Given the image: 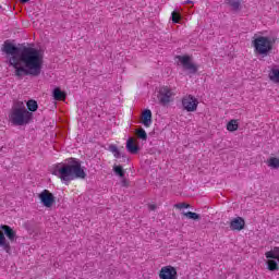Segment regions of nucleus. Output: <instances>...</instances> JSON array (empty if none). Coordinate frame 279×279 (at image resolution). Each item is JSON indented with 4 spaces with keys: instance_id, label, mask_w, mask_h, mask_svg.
Returning <instances> with one entry per match:
<instances>
[{
    "instance_id": "f257e3e1",
    "label": "nucleus",
    "mask_w": 279,
    "mask_h": 279,
    "mask_svg": "<svg viewBox=\"0 0 279 279\" xmlns=\"http://www.w3.org/2000/svg\"><path fill=\"white\" fill-rule=\"evenodd\" d=\"M1 51L5 54L7 64L14 69L15 77L24 75L38 77L43 72L44 57L40 50L29 46L19 48L10 40H5Z\"/></svg>"
},
{
    "instance_id": "f03ea898",
    "label": "nucleus",
    "mask_w": 279,
    "mask_h": 279,
    "mask_svg": "<svg viewBox=\"0 0 279 279\" xmlns=\"http://www.w3.org/2000/svg\"><path fill=\"white\" fill-rule=\"evenodd\" d=\"M53 175L60 178L61 182L69 186L72 180H84L86 178V172L82 169V163L75 158H71L68 163L57 167L53 170Z\"/></svg>"
},
{
    "instance_id": "7ed1b4c3",
    "label": "nucleus",
    "mask_w": 279,
    "mask_h": 279,
    "mask_svg": "<svg viewBox=\"0 0 279 279\" xmlns=\"http://www.w3.org/2000/svg\"><path fill=\"white\" fill-rule=\"evenodd\" d=\"M32 119H34V113L27 110L23 101H16L13 105L11 112L9 114V120L12 123V125H28Z\"/></svg>"
},
{
    "instance_id": "20e7f679",
    "label": "nucleus",
    "mask_w": 279,
    "mask_h": 279,
    "mask_svg": "<svg viewBox=\"0 0 279 279\" xmlns=\"http://www.w3.org/2000/svg\"><path fill=\"white\" fill-rule=\"evenodd\" d=\"M274 43L271 37L259 36L253 40V46L259 56H267L274 49Z\"/></svg>"
},
{
    "instance_id": "39448f33",
    "label": "nucleus",
    "mask_w": 279,
    "mask_h": 279,
    "mask_svg": "<svg viewBox=\"0 0 279 279\" xmlns=\"http://www.w3.org/2000/svg\"><path fill=\"white\" fill-rule=\"evenodd\" d=\"M182 106L186 112H195V110H197V106H199V101L195 96L187 95L182 98Z\"/></svg>"
},
{
    "instance_id": "423d86ee",
    "label": "nucleus",
    "mask_w": 279,
    "mask_h": 279,
    "mask_svg": "<svg viewBox=\"0 0 279 279\" xmlns=\"http://www.w3.org/2000/svg\"><path fill=\"white\" fill-rule=\"evenodd\" d=\"M171 97H173V92L169 87H161L158 94V100L161 106H167L171 102Z\"/></svg>"
},
{
    "instance_id": "0eeeda50",
    "label": "nucleus",
    "mask_w": 279,
    "mask_h": 279,
    "mask_svg": "<svg viewBox=\"0 0 279 279\" xmlns=\"http://www.w3.org/2000/svg\"><path fill=\"white\" fill-rule=\"evenodd\" d=\"M41 204L46 207V208H51V206H53V204H56V196H53L51 194V192H49L48 190H44L39 195H38Z\"/></svg>"
},
{
    "instance_id": "6e6552de",
    "label": "nucleus",
    "mask_w": 279,
    "mask_h": 279,
    "mask_svg": "<svg viewBox=\"0 0 279 279\" xmlns=\"http://www.w3.org/2000/svg\"><path fill=\"white\" fill-rule=\"evenodd\" d=\"M177 58L179 59V62L183 65V69H185V71H190V73L193 74L197 73V65L191 62V57L177 56Z\"/></svg>"
},
{
    "instance_id": "1a4fd4ad",
    "label": "nucleus",
    "mask_w": 279,
    "mask_h": 279,
    "mask_svg": "<svg viewBox=\"0 0 279 279\" xmlns=\"http://www.w3.org/2000/svg\"><path fill=\"white\" fill-rule=\"evenodd\" d=\"M160 279H178V270L173 266H165L159 272Z\"/></svg>"
},
{
    "instance_id": "9d476101",
    "label": "nucleus",
    "mask_w": 279,
    "mask_h": 279,
    "mask_svg": "<svg viewBox=\"0 0 279 279\" xmlns=\"http://www.w3.org/2000/svg\"><path fill=\"white\" fill-rule=\"evenodd\" d=\"M245 229V219H243L242 217H236V218H233L231 221H230V230H233V231H238V232H241V230H244Z\"/></svg>"
},
{
    "instance_id": "9b49d317",
    "label": "nucleus",
    "mask_w": 279,
    "mask_h": 279,
    "mask_svg": "<svg viewBox=\"0 0 279 279\" xmlns=\"http://www.w3.org/2000/svg\"><path fill=\"white\" fill-rule=\"evenodd\" d=\"M1 229L4 231V234L9 241H11V243L14 242V239H16V231H14V229L8 225L1 226Z\"/></svg>"
},
{
    "instance_id": "f8f14e48",
    "label": "nucleus",
    "mask_w": 279,
    "mask_h": 279,
    "mask_svg": "<svg viewBox=\"0 0 279 279\" xmlns=\"http://www.w3.org/2000/svg\"><path fill=\"white\" fill-rule=\"evenodd\" d=\"M268 77L270 82H274V84H279V65H274L270 69Z\"/></svg>"
},
{
    "instance_id": "ddd939ff",
    "label": "nucleus",
    "mask_w": 279,
    "mask_h": 279,
    "mask_svg": "<svg viewBox=\"0 0 279 279\" xmlns=\"http://www.w3.org/2000/svg\"><path fill=\"white\" fill-rule=\"evenodd\" d=\"M142 123L145 128L151 125V110L145 109L142 113Z\"/></svg>"
},
{
    "instance_id": "4468645a",
    "label": "nucleus",
    "mask_w": 279,
    "mask_h": 279,
    "mask_svg": "<svg viewBox=\"0 0 279 279\" xmlns=\"http://www.w3.org/2000/svg\"><path fill=\"white\" fill-rule=\"evenodd\" d=\"M141 148L138 147V145H136L134 143V138L130 137L128 141H126V150L129 151V154H138V150Z\"/></svg>"
},
{
    "instance_id": "2eb2a0df",
    "label": "nucleus",
    "mask_w": 279,
    "mask_h": 279,
    "mask_svg": "<svg viewBox=\"0 0 279 279\" xmlns=\"http://www.w3.org/2000/svg\"><path fill=\"white\" fill-rule=\"evenodd\" d=\"M0 247L7 252V254H10L12 252V247L10 246V242L5 239V234L2 233L0 230Z\"/></svg>"
},
{
    "instance_id": "dca6fc26",
    "label": "nucleus",
    "mask_w": 279,
    "mask_h": 279,
    "mask_svg": "<svg viewBox=\"0 0 279 279\" xmlns=\"http://www.w3.org/2000/svg\"><path fill=\"white\" fill-rule=\"evenodd\" d=\"M52 97L56 99V101H62L66 98V95H64V92H62L60 87H57L52 92Z\"/></svg>"
},
{
    "instance_id": "f3484780",
    "label": "nucleus",
    "mask_w": 279,
    "mask_h": 279,
    "mask_svg": "<svg viewBox=\"0 0 279 279\" xmlns=\"http://www.w3.org/2000/svg\"><path fill=\"white\" fill-rule=\"evenodd\" d=\"M227 130L229 132H236L239 130V122L236 120H231L227 124Z\"/></svg>"
},
{
    "instance_id": "a211bd4d",
    "label": "nucleus",
    "mask_w": 279,
    "mask_h": 279,
    "mask_svg": "<svg viewBox=\"0 0 279 279\" xmlns=\"http://www.w3.org/2000/svg\"><path fill=\"white\" fill-rule=\"evenodd\" d=\"M27 109L29 110V112H36V110H38V102L36 100H28L26 102Z\"/></svg>"
},
{
    "instance_id": "6ab92c4d",
    "label": "nucleus",
    "mask_w": 279,
    "mask_h": 279,
    "mask_svg": "<svg viewBox=\"0 0 279 279\" xmlns=\"http://www.w3.org/2000/svg\"><path fill=\"white\" fill-rule=\"evenodd\" d=\"M227 3L235 12L239 11V9L241 8V0H228Z\"/></svg>"
},
{
    "instance_id": "aec40b11",
    "label": "nucleus",
    "mask_w": 279,
    "mask_h": 279,
    "mask_svg": "<svg viewBox=\"0 0 279 279\" xmlns=\"http://www.w3.org/2000/svg\"><path fill=\"white\" fill-rule=\"evenodd\" d=\"M183 215H184V217H186L187 219H192L193 221H197V220L202 219L199 214L193 213V211L183 213Z\"/></svg>"
},
{
    "instance_id": "412c9836",
    "label": "nucleus",
    "mask_w": 279,
    "mask_h": 279,
    "mask_svg": "<svg viewBox=\"0 0 279 279\" xmlns=\"http://www.w3.org/2000/svg\"><path fill=\"white\" fill-rule=\"evenodd\" d=\"M267 165L271 169H278L279 168V159L276 157H271L270 159H268Z\"/></svg>"
},
{
    "instance_id": "4be33fe9",
    "label": "nucleus",
    "mask_w": 279,
    "mask_h": 279,
    "mask_svg": "<svg viewBox=\"0 0 279 279\" xmlns=\"http://www.w3.org/2000/svg\"><path fill=\"white\" fill-rule=\"evenodd\" d=\"M113 171L116 175H119L120 178H125V170H123L122 166H114Z\"/></svg>"
},
{
    "instance_id": "5701e85b",
    "label": "nucleus",
    "mask_w": 279,
    "mask_h": 279,
    "mask_svg": "<svg viewBox=\"0 0 279 279\" xmlns=\"http://www.w3.org/2000/svg\"><path fill=\"white\" fill-rule=\"evenodd\" d=\"M109 150L113 154L114 158H121V151H119V148L116 145H111Z\"/></svg>"
},
{
    "instance_id": "b1692460",
    "label": "nucleus",
    "mask_w": 279,
    "mask_h": 279,
    "mask_svg": "<svg viewBox=\"0 0 279 279\" xmlns=\"http://www.w3.org/2000/svg\"><path fill=\"white\" fill-rule=\"evenodd\" d=\"M136 134H137L138 138H141L142 141H147V132H145L144 129L137 130Z\"/></svg>"
},
{
    "instance_id": "393cba45",
    "label": "nucleus",
    "mask_w": 279,
    "mask_h": 279,
    "mask_svg": "<svg viewBox=\"0 0 279 279\" xmlns=\"http://www.w3.org/2000/svg\"><path fill=\"white\" fill-rule=\"evenodd\" d=\"M172 23H180L182 16L177 11L171 13Z\"/></svg>"
},
{
    "instance_id": "a878e982",
    "label": "nucleus",
    "mask_w": 279,
    "mask_h": 279,
    "mask_svg": "<svg viewBox=\"0 0 279 279\" xmlns=\"http://www.w3.org/2000/svg\"><path fill=\"white\" fill-rule=\"evenodd\" d=\"M174 208H178L179 210H182V208H191L190 204L186 203H179L174 205Z\"/></svg>"
},
{
    "instance_id": "bb28decb",
    "label": "nucleus",
    "mask_w": 279,
    "mask_h": 279,
    "mask_svg": "<svg viewBox=\"0 0 279 279\" xmlns=\"http://www.w3.org/2000/svg\"><path fill=\"white\" fill-rule=\"evenodd\" d=\"M122 186H128V180L125 179H122V182H121Z\"/></svg>"
},
{
    "instance_id": "cd10ccee",
    "label": "nucleus",
    "mask_w": 279,
    "mask_h": 279,
    "mask_svg": "<svg viewBox=\"0 0 279 279\" xmlns=\"http://www.w3.org/2000/svg\"><path fill=\"white\" fill-rule=\"evenodd\" d=\"M148 208L149 210H156V205H149Z\"/></svg>"
},
{
    "instance_id": "c85d7f7f",
    "label": "nucleus",
    "mask_w": 279,
    "mask_h": 279,
    "mask_svg": "<svg viewBox=\"0 0 279 279\" xmlns=\"http://www.w3.org/2000/svg\"><path fill=\"white\" fill-rule=\"evenodd\" d=\"M22 1V3H27V1H29V0H21Z\"/></svg>"
},
{
    "instance_id": "c756f323",
    "label": "nucleus",
    "mask_w": 279,
    "mask_h": 279,
    "mask_svg": "<svg viewBox=\"0 0 279 279\" xmlns=\"http://www.w3.org/2000/svg\"><path fill=\"white\" fill-rule=\"evenodd\" d=\"M184 3H193L191 0H186Z\"/></svg>"
}]
</instances>
